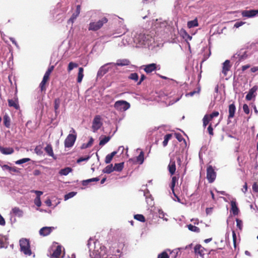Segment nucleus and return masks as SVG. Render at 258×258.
<instances>
[{
    "mask_svg": "<svg viewBox=\"0 0 258 258\" xmlns=\"http://www.w3.org/2000/svg\"><path fill=\"white\" fill-rule=\"evenodd\" d=\"M144 196L146 199V202L148 205L150 206H152L154 205L153 202V198L152 195L150 194V192L147 190L144 191Z\"/></svg>",
    "mask_w": 258,
    "mask_h": 258,
    "instance_id": "nucleus-13",
    "label": "nucleus"
},
{
    "mask_svg": "<svg viewBox=\"0 0 258 258\" xmlns=\"http://www.w3.org/2000/svg\"><path fill=\"white\" fill-rule=\"evenodd\" d=\"M61 245H57L55 249L53 251L51 255V258H60L61 254Z\"/></svg>",
    "mask_w": 258,
    "mask_h": 258,
    "instance_id": "nucleus-14",
    "label": "nucleus"
},
{
    "mask_svg": "<svg viewBox=\"0 0 258 258\" xmlns=\"http://www.w3.org/2000/svg\"><path fill=\"white\" fill-rule=\"evenodd\" d=\"M146 79V76L144 75H142L139 81L137 82V85H140L142 82Z\"/></svg>",
    "mask_w": 258,
    "mask_h": 258,
    "instance_id": "nucleus-59",
    "label": "nucleus"
},
{
    "mask_svg": "<svg viewBox=\"0 0 258 258\" xmlns=\"http://www.w3.org/2000/svg\"><path fill=\"white\" fill-rule=\"evenodd\" d=\"M34 203L37 207H40L41 205L40 198L36 197L34 200Z\"/></svg>",
    "mask_w": 258,
    "mask_h": 258,
    "instance_id": "nucleus-53",
    "label": "nucleus"
},
{
    "mask_svg": "<svg viewBox=\"0 0 258 258\" xmlns=\"http://www.w3.org/2000/svg\"><path fill=\"white\" fill-rule=\"evenodd\" d=\"M114 169L112 164H110L104 168L102 171L104 173L109 174L114 171Z\"/></svg>",
    "mask_w": 258,
    "mask_h": 258,
    "instance_id": "nucleus-32",
    "label": "nucleus"
},
{
    "mask_svg": "<svg viewBox=\"0 0 258 258\" xmlns=\"http://www.w3.org/2000/svg\"><path fill=\"white\" fill-rule=\"evenodd\" d=\"M160 69L159 65H157L156 63H153L145 66L144 70L146 73L149 74L157 69L160 70Z\"/></svg>",
    "mask_w": 258,
    "mask_h": 258,
    "instance_id": "nucleus-9",
    "label": "nucleus"
},
{
    "mask_svg": "<svg viewBox=\"0 0 258 258\" xmlns=\"http://www.w3.org/2000/svg\"><path fill=\"white\" fill-rule=\"evenodd\" d=\"M89 158H90L89 156H87L86 157H80V158H79L77 160V162L78 163H79L83 161H87Z\"/></svg>",
    "mask_w": 258,
    "mask_h": 258,
    "instance_id": "nucleus-55",
    "label": "nucleus"
},
{
    "mask_svg": "<svg viewBox=\"0 0 258 258\" xmlns=\"http://www.w3.org/2000/svg\"><path fill=\"white\" fill-rule=\"evenodd\" d=\"M131 107L130 104L124 100H118L115 102L114 107L118 111H124Z\"/></svg>",
    "mask_w": 258,
    "mask_h": 258,
    "instance_id": "nucleus-4",
    "label": "nucleus"
},
{
    "mask_svg": "<svg viewBox=\"0 0 258 258\" xmlns=\"http://www.w3.org/2000/svg\"><path fill=\"white\" fill-rule=\"evenodd\" d=\"M178 178L176 176H173L172 177V180H171V185H170V187H171V189L172 190V193H174V187H175V184H176V183L178 181Z\"/></svg>",
    "mask_w": 258,
    "mask_h": 258,
    "instance_id": "nucleus-35",
    "label": "nucleus"
},
{
    "mask_svg": "<svg viewBox=\"0 0 258 258\" xmlns=\"http://www.w3.org/2000/svg\"><path fill=\"white\" fill-rule=\"evenodd\" d=\"M112 156H111L110 154H108L105 159V162L106 164H109L111 162L112 160Z\"/></svg>",
    "mask_w": 258,
    "mask_h": 258,
    "instance_id": "nucleus-52",
    "label": "nucleus"
},
{
    "mask_svg": "<svg viewBox=\"0 0 258 258\" xmlns=\"http://www.w3.org/2000/svg\"><path fill=\"white\" fill-rule=\"evenodd\" d=\"M99 180V178L98 177H95L90 179H88L87 180H84L82 181V185L83 186L87 185L90 182L93 181H98Z\"/></svg>",
    "mask_w": 258,
    "mask_h": 258,
    "instance_id": "nucleus-33",
    "label": "nucleus"
},
{
    "mask_svg": "<svg viewBox=\"0 0 258 258\" xmlns=\"http://www.w3.org/2000/svg\"><path fill=\"white\" fill-rule=\"evenodd\" d=\"M216 177V173L212 165H209L207 168V179L209 183L214 181Z\"/></svg>",
    "mask_w": 258,
    "mask_h": 258,
    "instance_id": "nucleus-5",
    "label": "nucleus"
},
{
    "mask_svg": "<svg viewBox=\"0 0 258 258\" xmlns=\"http://www.w3.org/2000/svg\"><path fill=\"white\" fill-rule=\"evenodd\" d=\"M81 11V6L80 5H77L76 7V10L75 12V14H77V15H79Z\"/></svg>",
    "mask_w": 258,
    "mask_h": 258,
    "instance_id": "nucleus-61",
    "label": "nucleus"
},
{
    "mask_svg": "<svg viewBox=\"0 0 258 258\" xmlns=\"http://www.w3.org/2000/svg\"><path fill=\"white\" fill-rule=\"evenodd\" d=\"M84 77V69L82 67L79 68V72L77 77V82L81 83Z\"/></svg>",
    "mask_w": 258,
    "mask_h": 258,
    "instance_id": "nucleus-22",
    "label": "nucleus"
},
{
    "mask_svg": "<svg viewBox=\"0 0 258 258\" xmlns=\"http://www.w3.org/2000/svg\"><path fill=\"white\" fill-rule=\"evenodd\" d=\"M128 79L134 81L135 82H138L139 80V76L136 73H133L130 74L128 76Z\"/></svg>",
    "mask_w": 258,
    "mask_h": 258,
    "instance_id": "nucleus-34",
    "label": "nucleus"
},
{
    "mask_svg": "<svg viewBox=\"0 0 258 258\" xmlns=\"http://www.w3.org/2000/svg\"><path fill=\"white\" fill-rule=\"evenodd\" d=\"M236 111V107L234 103L230 104L228 106V119L233 118Z\"/></svg>",
    "mask_w": 258,
    "mask_h": 258,
    "instance_id": "nucleus-15",
    "label": "nucleus"
},
{
    "mask_svg": "<svg viewBox=\"0 0 258 258\" xmlns=\"http://www.w3.org/2000/svg\"><path fill=\"white\" fill-rule=\"evenodd\" d=\"M194 251L196 254L199 255L203 257L207 250L200 244L196 245L194 247Z\"/></svg>",
    "mask_w": 258,
    "mask_h": 258,
    "instance_id": "nucleus-8",
    "label": "nucleus"
},
{
    "mask_svg": "<svg viewBox=\"0 0 258 258\" xmlns=\"http://www.w3.org/2000/svg\"><path fill=\"white\" fill-rule=\"evenodd\" d=\"M54 229L53 227H44L39 230V234L43 236H47Z\"/></svg>",
    "mask_w": 258,
    "mask_h": 258,
    "instance_id": "nucleus-12",
    "label": "nucleus"
},
{
    "mask_svg": "<svg viewBox=\"0 0 258 258\" xmlns=\"http://www.w3.org/2000/svg\"><path fill=\"white\" fill-rule=\"evenodd\" d=\"M250 67V65L248 64H246V65H244V66H242L241 67V70L242 72H244L246 70L249 69V68Z\"/></svg>",
    "mask_w": 258,
    "mask_h": 258,
    "instance_id": "nucleus-62",
    "label": "nucleus"
},
{
    "mask_svg": "<svg viewBox=\"0 0 258 258\" xmlns=\"http://www.w3.org/2000/svg\"><path fill=\"white\" fill-rule=\"evenodd\" d=\"M78 67V64L74 62L73 61L70 62L67 68V71L69 73H70L71 71H72L74 68H77Z\"/></svg>",
    "mask_w": 258,
    "mask_h": 258,
    "instance_id": "nucleus-36",
    "label": "nucleus"
},
{
    "mask_svg": "<svg viewBox=\"0 0 258 258\" xmlns=\"http://www.w3.org/2000/svg\"><path fill=\"white\" fill-rule=\"evenodd\" d=\"M0 152L4 155H10L13 154L14 150L12 148H5L0 146Z\"/></svg>",
    "mask_w": 258,
    "mask_h": 258,
    "instance_id": "nucleus-19",
    "label": "nucleus"
},
{
    "mask_svg": "<svg viewBox=\"0 0 258 258\" xmlns=\"http://www.w3.org/2000/svg\"><path fill=\"white\" fill-rule=\"evenodd\" d=\"M47 84V82L46 81L42 80L39 84V87L41 92H45L46 91Z\"/></svg>",
    "mask_w": 258,
    "mask_h": 258,
    "instance_id": "nucleus-39",
    "label": "nucleus"
},
{
    "mask_svg": "<svg viewBox=\"0 0 258 258\" xmlns=\"http://www.w3.org/2000/svg\"><path fill=\"white\" fill-rule=\"evenodd\" d=\"M108 19L105 17H103L100 20L96 22L90 23L89 25L88 30L89 31H96L99 30L102 27L104 24L107 23Z\"/></svg>",
    "mask_w": 258,
    "mask_h": 258,
    "instance_id": "nucleus-1",
    "label": "nucleus"
},
{
    "mask_svg": "<svg viewBox=\"0 0 258 258\" xmlns=\"http://www.w3.org/2000/svg\"><path fill=\"white\" fill-rule=\"evenodd\" d=\"M93 139L92 138H91V139H90L89 141L88 142V143L87 144H83L82 145L81 148L85 149V148H87L88 147H91L92 146V145L93 144Z\"/></svg>",
    "mask_w": 258,
    "mask_h": 258,
    "instance_id": "nucleus-43",
    "label": "nucleus"
},
{
    "mask_svg": "<svg viewBox=\"0 0 258 258\" xmlns=\"http://www.w3.org/2000/svg\"><path fill=\"white\" fill-rule=\"evenodd\" d=\"M101 117L100 115H96L93 119L92 123V129L94 132L98 130L102 125L101 121Z\"/></svg>",
    "mask_w": 258,
    "mask_h": 258,
    "instance_id": "nucleus-6",
    "label": "nucleus"
},
{
    "mask_svg": "<svg viewBox=\"0 0 258 258\" xmlns=\"http://www.w3.org/2000/svg\"><path fill=\"white\" fill-rule=\"evenodd\" d=\"M20 249L25 255H31L32 251L30 249L29 240L26 238H22L20 240Z\"/></svg>",
    "mask_w": 258,
    "mask_h": 258,
    "instance_id": "nucleus-3",
    "label": "nucleus"
},
{
    "mask_svg": "<svg viewBox=\"0 0 258 258\" xmlns=\"http://www.w3.org/2000/svg\"><path fill=\"white\" fill-rule=\"evenodd\" d=\"M245 23V22L240 21V22H237L234 24V27L235 28H239V27L242 26L243 24Z\"/></svg>",
    "mask_w": 258,
    "mask_h": 258,
    "instance_id": "nucleus-56",
    "label": "nucleus"
},
{
    "mask_svg": "<svg viewBox=\"0 0 258 258\" xmlns=\"http://www.w3.org/2000/svg\"><path fill=\"white\" fill-rule=\"evenodd\" d=\"M157 258H169V256L167 252L164 251L159 254Z\"/></svg>",
    "mask_w": 258,
    "mask_h": 258,
    "instance_id": "nucleus-46",
    "label": "nucleus"
},
{
    "mask_svg": "<svg viewBox=\"0 0 258 258\" xmlns=\"http://www.w3.org/2000/svg\"><path fill=\"white\" fill-rule=\"evenodd\" d=\"M219 115V113L218 111H215L213 112L211 114H206L204 117H206L208 120L210 121H211L214 117H217Z\"/></svg>",
    "mask_w": 258,
    "mask_h": 258,
    "instance_id": "nucleus-23",
    "label": "nucleus"
},
{
    "mask_svg": "<svg viewBox=\"0 0 258 258\" xmlns=\"http://www.w3.org/2000/svg\"><path fill=\"white\" fill-rule=\"evenodd\" d=\"M70 133L64 141V147L66 148H71L74 145L77 139V133L74 128L70 131Z\"/></svg>",
    "mask_w": 258,
    "mask_h": 258,
    "instance_id": "nucleus-2",
    "label": "nucleus"
},
{
    "mask_svg": "<svg viewBox=\"0 0 258 258\" xmlns=\"http://www.w3.org/2000/svg\"><path fill=\"white\" fill-rule=\"evenodd\" d=\"M144 161V153L143 151H141L138 156L136 157V162L142 164Z\"/></svg>",
    "mask_w": 258,
    "mask_h": 258,
    "instance_id": "nucleus-27",
    "label": "nucleus"
},
{
    "mask_svg": "<svg viewBox=\"0 0 258 258\" xmlns=\"http://www.w3.org/2000/svg\"><path fill=\"white\" fill-rule=\"evenodd\" d=\"M231 204V212L234 215H237L239 213V209L237 206L236 202L235 201H231L230 202Z\"/></svg>",
    "mask_w": 258,
    "mask_h": 258,
    "instance_id": "nucleus-18",
    "label": "nucleus"
},
{
    "mask_svg": "<svg viewBox=\"0 0 258 258\" xmlns=\"http://www.w3.org/2000/svg\"><path fill=\"white\" fill-rule=\"evenodd\" d=\"M124 167V163H115L113 166L114 171L120 172L122 170Z\"/></svg>",
    "mask_w": 258,
    "mask_h": 258,
    "instance_id": "nucleus-29",
    "label": "nucleus"
},
{
    "mask_svg": "<svg viewBox=\"0 0 258 258\" xmlns=\"http://www.w3.org/2000/svg\"><path fill=\"white\" fill-rule=\"evenodd\" d=\"M187 25L189 28L198 26L199 24L197 19H195L194 20L188 21L187 22Z\"/></svg>",
    "mask_w": 258,
    "mask_h": 258,
    "instance_id": "nucleus-30",
    "label": "nucleus"
},
{
    "mask_svg": "<svg viewBox=\"0 0 258 258\" xmlns=\"http://www.w3.org/2000/svg\"><path fill=\"white\" fill-rule=\"evenodd\" d=\"M213 212V208H207L206 209L207 215L211 214Z\"/></svg>",
    "mask_w": 258,
    "mask_h": 258,
    "instance_id": "nucleus-63",
    "label": "nucleus"
},
{
    "mask_svg": "<svg viewBox=\"0 0 258 258\" xmlns=\"http://www.w3.org/2000/svg\"><path fill=\"white\" fill-rule=\"evenodd\" d=\"M78 15H77V14H75V13L73 14L71 18L70 19V21H71L72 22H73L74 20L76 19Z\"/></svg>",
    "mask_w": 258,
    "mask_h": 258,
    "instance_id": "nucleus-64",
    "label": "nucleus"
},
{
    "mask_svg": "<svg viewBox=\"0 0 258 258\" xmlns=\"http://www.w3.org/2000/svg\"><path fill=\"white\" fill-rule=\"evenodd\" d=\"M231 68L230 61L229 60H226L222 64V73L224 77L227 75V73L229 71Z\"/></svg>",
    "mask_w": 258,
    "mask_h": 258,
    "instance_id": "nucleus-10",
    "label": "nucleus"
},
{
    "mask_svg": "<svg viewBox=\"0 0 258 258\" xmlns=\"http://www.w3.org/2000/svg\"><path fill=\"white\" fill-rule=\"evenodd\" d=\"M0 166L2 167V169L5 170H9V171H13L14 172H16L17 171V169L15 167H10L8 165H1L0 164Z\"/></svg>",
    "mask_w": 258,
    "mask_h": 258,
    "instance_id": "nucleus-31",
    "label": "nucleus"
},
{
    "mask_svg": "<svg viewBox=\"0 0 258 258\" xmlns=\"http://www.w3.org/2000/svg\"><path fill=\"white\" fill-rule=\"evenodd\" d=\"M8 104H9V106L13 107L16 109H18L19 108L18 99H15L14 100L9 99L8 100Z\"/></svg>",
    "mask_w": 258,
    "mask_h": 258,
    "instance_id": "nucleus-21",
    "label": "nucleus"
},
{
    "mask_svg": "<svg viewBox=\"0 0 258 258\" xmlns=\"http://www.w3.org/2000/svg\"><path fill=\"white\" fill-rule=\"evenodd\" d=\"M258 14V10H244L241 12V15L244 17H252Z\"/></svg>",
    "mask_w": 258,
    "mask_h": 258,
    "instance_id": "nucleus-11",
    "label": "nucleus"
},
{
    "mask_svg": "<svg viewBox=\"0 0 258 258\" xmlns=\"http://www.w3.org/2000/svg\"><path fill=\"white\" fill-rule=\"evenodd\" d=\"M203 126L205 127L209 123V121L206 117L204 116L203 118Z\"/></svg>",
    "mask_w": 258,
    "mask_h": 258,
    "instance_id": "nucleus-58",
    "label": "nucleus"
},
{
    "mask_svg": "<svg viewBox=\"0 0 258 258\" xmlns=\"http://www.w3.org/2000/svg\"><path fill=\"white\" fill-rule=\"evenodd\" d=\"M252 189L254 191L258 192V183L254 182L252 185Z\"/></svg>",
    "mask_w": 258,
    "mask_h": 258,
    "instance_id": "nucleus-57",
    "label": "nucleus"
},
{
    "mask_svg": "<svg viewBox=\"0 0 258 258\" xmlns=\"http://www.w3.org/2000/svg\"><path fill=\"white\" fill-rule=\"evenodd\" d=\"M30 160V159L28 158H23L20 160H18L15 162L16 164H22L27 162H28Z\"/></svg>",
    "mask_w": 258,
    "mask_h": 258,
    "instance_id": "nucleus-44",
    "label": "nucleus"
},
{
    "mask_svg": "<svg viewBox=\"0 0 258 258\" xmlns=\"http://www.w3.org/2000/svg\"><path fill=\"white\" fill-rule=\"evenodd\" d=\"M257 90V87L256 86H253L251 89H250L246 95L245 99L248 101H250L252 99V98L255 96L254 93H255Z\"/></svg>",
    "mask_w": 258,
    "mask_h": 258,
    "instance_id": "nucleus-17",
    "label": "nucleus"
},
{
    "mask_svg": "<svg viewBox=\"0 0 258 258\" xmlns=\"http://www.w3.org/2000/svg\"><path fill=\"white\" fill-rule=\"evenodd\" d=\"M172 137V134H168L165 136L163 142V146L164 147H165L167 145L168 142L169 140Z\"/></svg>",
    "mask_w": 258,
    "mask_h": 258,
    "instance_id": "nucleus-40",
    "label": "nucleus"
},
{
    "mask_svg": "<svg viewBox=\"0 0 258 258\" xmlns=\"http://www.w3.org/2000/svg\"><path fill=\"white\" fill-rule=\"evenodd\" d=\"M76 194V192H70L64 196V200H68L69 199L73 198Z\"/></svg>",
    "mask_w": 258,
    "mask_h": 258,
    "instance_id": "nucleus-50",
    "label": "nucleus"
},
{
    "mask_svg": "<svg viewBox=\"0 0 258 258\" xmlns=\"http://www.w3.org/2000/svg\"><path fill=\"white\" fill-rule=\"evenodd\" d=\"M6 224V221L3 217L0 214V225L4 226Z\"/></svg>",
    "mask_w": 258,
    "mask_h": 258,
    "instance_id": "nucleus-60",
    "label": "nucleus"
},
{
    "mask_svg": "<svg viewBox=\"0 0 258 258\" xmlns=\"http://www.w3.org/2000/svg\"><path fill=\"white\" fill-rule=\"evenodd\" d=\"M44 150L49 156H50L51 157L54 156L53 149H52V146L51 145H49V144L47 145L45 147Z\"/></svg>",
    "mask_w": 258,
    "mask_h": 258,
    "instance_id": "nucleus-28",
    "label": "nucleus"
},
{
    "mask_svg": "<svg viewBox=\"0 0 258 258\" xmlns=\"http://www.w3.org/2000/svg\"><path fill=\"white\" fill-rule=\"evenodd\" d=\"M232 238H233V242L235 249L236 248V234L235 232L233 230L232 231Z\"/></svg>",
    "mask_w": 258,
    "mask_h": 258,
    "instance_id": "nucleus-49",
    "label": "nucleus"
},
{
    "mask_svg": "<svg viewBox=\"0 0 258 258\" xmlns=\"http://www.w3.org/2000/svg\"><path fill=\"white\" fill-rule=\"evenodd\" d=\"M4 125L8 128H9L10 127L11 125V119L10 117L8 114H5L4 116Z\"/></svg>",
    "mask_w": 258,
    "mask_h": 258,
    "instance_id": "nucleus-26",
    "label": "nucleus"
},
{
    "mask_svg": "<svg viewBox=\"0 0 258 258\" xmlns=\"http://www.w3.org/2000/svg\"><path fill=\"white\" fill-rule=\"evenodd\" d=\"M11 214L20 217L23 216V212L19 208L14 207L12 210Z\"/></svg>",
    "mask_w": 258,
    "mask_h": 258,
    "instance_id": "nucleus-20",
    "label": "nucleus"
},
{
    "mask_svg": "<svg viewBox=\"0 0 258 258\" xmlns=\"http://www.w3.org/2000/svg\"><path fill=\"white\" fill-rule=\"evenodd\" d=\"M54 103V110H55V112L56 113L59 107V105L60 104V99L58 98L55 99Z\"/></svg>",
    "mask_w": 258,
    "mask_h": 258,
    "instance_id": "nucleus-41",
    "label": "nucleus"
},
{
    "mask_svg": "<svg viewBox=\"0 0 258 258\" xmlns=\"http://www.w3.org/2000/svg\"><path fill=\"white\" fill-rule=\"evenodd\" d=\"M182 33V37L186 40H190L192 39V37L190 36L185 30H183Z\"/></svg>",
    "mask_w": 258,
    "mask_h": 258,
    "instance_id": "nucleus-45",
    "label": "nucleus"
},
{
    "mask_svg": "<svg viewBox=\"0 0 258 258\" xmlns=\"http://www.w3.org/2000/svg\"><path fill=\"white\" fill-rule=\"evenodd\" d=\"M130 63V61L128 59H120L118 60L117 62L115 63L116 66H127Z\"/></svg>",
    "mask_w": 258,
    "mask_h": 258,
    "instance_id": "nucleus-25",
    "label": "nucleus"
},
{
    "mask_svg": "<svg viewBox=\"0 0 258 258\" xmlns=\"http://www.w3.org/2000/svg\"><path fill=\"white\" fill-rule=\"evenodd\" d=\"M110 137L109 136H105L103 139H100L99 142L100 146H103L106 144L110 140Z\"/></svg>",
    "mask_w": 258,
    "mask_h": 258,
    "instance_id": "nucleus-38",
    "label": "nucleus"
},
{
    "mask_svg": "<svg viewBox=\"0 0 258 258\" xmlns=\"http://www.w3.org/2000/svg\"><path fill=\"white\" fill-rule=\"evenodd\" d=\"M243 110L244 112L246 114H248L249 113V109L248 105L246 104H244L243 105Z\"/></svg>",
    "mask_w": 258,
    "mask_h": 258,
    "instance_id": "nucleus-54",
    "label": "nucleus"
},
{
    "mask_svg": "<svg viewBox=\"0 0 258 258\" xmlns=\"http://www.w3.org/2000/svg\"><path fill=\"white\" fill-rule=\"evenodd\" d=\"M207 130L210 136H213L214 135L213 128L211 123H210L209 126L208 127Z\"/></svg>",
    "mask_w": 258,
    "mask_h": 258,
    "instance_id": "nucleus-51",
    "label": "nucleus"
},
{
    "mask_svg": "<svg viewBox=\"0 0 258 258\" xmlns=\"http://www.w3.org/2000/svg\"><path fill=\"white\" fill-rule=\"evenodd\" d=\"M187 227L188 229L191 231L195 232L196 233H199L200 232V229L199 227L196 226H194L191 224L188 225Z\"/></svg>",
    "mask_w": 258,
    "mask_h": 258,
    "instance_id": "nucleus-37",
    "label": "nucleus"
},
{
    "mask_svg": "<svg viewBox=\"0 0 258 258\" xmlns=\"http://www.w3.org/2000/svg\"><path fill=\"white\" fill-rule=\"evenodd\" d=\"M168 169L171 175L175 173L176 170V165L174 160H170L169 164L168 165Z\"/></svg>",
    "mask_w": 258,
    "mask_h": 258,
    "instance_id": "nucleus-16",
    "label": "nucleus"
},
{
    "mask_svg": "<svg viewBox=\"0 0 258 258\" xmlns=\"http://www.w3.org/2000/svg\"><path fill=\"white\" fill-rule=\"evenodd\" d=\"M134 218L140 222H145V217L142 215V214H136L134 215Z\"/></svg>",
    "mask_w": 258,
    "mask_h": 258,
    "instance_id": "nucleus-42",
    "label": "nucleus"
},
{
    "mask_svg": "<svg viewBox=\"0 0 258 258\" xmlns=\"http://www.w3.org/2000/svg\"><path fill=\"white\" fill-rule=\"evenodd\" d=\"M236 226H237V228H238L240 230H241L242 229V226H243L242 221L238 218H237L236 219Z\"/></svg>",
    "mask_w": 258,
    "mask_h": 258,
    "instance_id": "nucleus-47",
    "label": "nucleus"
},
{
    "mask_svg": "<svg viewBox=\"0 0 258 258\" xmlns=\"http://www.w3.org/2000/svg\"><path fill=\"white\" fill-rule=\"evenodd\" d=\"M247 51L244 48L237 51L234 55V57L238 58L239 61H242L246 59L248 57Z\"/></svg>",
    "mask_w": 258,
    "mask_h": 258,
    "instance_id": "nucleus-7",
    "label": "nucleus"
},
{
    "mask_svg": "<svg viewBox=\"0 0 258 258\" xmlns=\"http://www.w3.org/2000/svg\"><path fill=\"white\" fill-rule=\"evenodd\" d=\"M72 171V168L68 167L60 170L59 171V174L60 175H67L69 173L71 172Z\"/></svg>",
    "mask_w": 258,
    "mask_h": 258,
    "instance_id": "nucleus-24",
    "label": "nucleus"
},
{
    "mask_svg": "<svg viewBox=\"0 0 258 258\" xmlns=\"http://www.w3.org/2000/svg\"><path fill=\"white\" fill-rule=\"evenodd\" d=\"M175 136L176 139L179 142H181L182 141H183L184 142H185L184 139L183 138L182 136L180 133H175Z\"/></svg>",
    "mask_w": 258,
    "mask_h": 258,
    "instance_id": "nucleus-48",
    "label": "nucleus"
}]
</instances>
